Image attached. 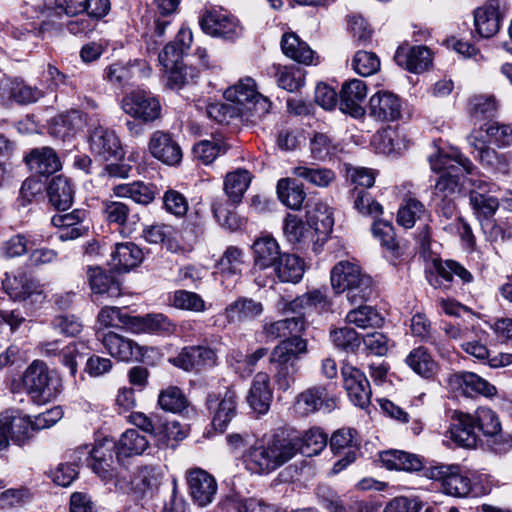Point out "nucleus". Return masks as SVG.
<instances>
[{
    "mask_svg": "<svg viewBox=\"0 0 512 512\" xmlns=\"http://www.w3.org/2000/svg\"><path fill=\"white\" fill-rule=\"evenodd\" d=\"M304 316L266 321L263 332L267 338L285 337L271 351L269 362L275 367L274 380L279 390H288L296 381L299 360L308 354V341L298 334L306 329Z\"/></svg>",
    "mask_w": 512,
    "mask_h": 512,
    "instance_id": "1",
    "label": "nucleus"
},
{
    "mask_svg": "<svg viewBox=\"0 0 512 512\" xmlns=\"http://www.w3.org/2000/svg\"><path fill=\"white\" fill-rule=\"evenodd\" d=\"M297 442L288 436L274 434L257 440L243 454L247 470L255 474H268L297 455Z\"/></svg>",
    "mask_w": 512,
    "mask_h": 512,
    "instance_id": "2",
    "label": "nucleus"
},
{
    "mask_svg": "<svg viewBox=\"0 0 512 512\" xmlns=\"http://www.w3.org/2000/svg\"><path fill=\"white\" fill-rule=\"evenodd\" d=\"M429 162L433 171L441 173L434 188L435 199L441 201L456 194L464 174H472L475 169L473 163L457 150L450 154L438 152L429 156Z\"/></svg>",
    "mask_w": 512,
    "mask_h": 512,
    "instance_id": "3",
    "label": "nucleus"
},
{
    "mask_svg": "<svg viewBox=\"0 0 512 512\" xmlns=\"http://www.w3.org/2000/svg\"><path fill=\"white\" fill-rule=\"evenodd\" d=\"M331 286L335 293H346L349 302L367 300L373 291L372 278L351 261H339L330 272Z\"/></svg>",
    "mask_w": 512,
    "mask_h": 512,
    "instance_id": "4",
    "label": "nucleus"
},
{
    "mask_svg": "<svg viewBox=\"0 0 512 512\" xmlns=\"http://www.w3.org/2000/svg\"><path fill=\"white\" fill-rule=\"evenodd\" d=\"M23 384L32 398L38 402L53 400L62 389L61 379L42 361H34L23 375Z\"/></svg>",
    "mask_w": 512,
    "mask_h": 512,
    "instance_id": "5",
    "label": "nucleus"
},
{
    "mask_svg": "<svg viewBox=\"0 0 512 512\" xmlns=\"http://www.w3.org/2000/svg\"><path fill=\"white\" fill-rule=\"evenodd\" d=\"M256 94L255 81L250 77L241 79L237 84L227 88L224 92L225 99L235 104V107L225 104H213L209 106L207 114L217 122H224L228 114L230 116L234 114L239 115V109L245 108Z\"/></svg>",
    "mask_w": 512,
    "mask_h": 512,
    "instance_id": "6",
    "label": "nucleus"
},
{
    "mask_svg": "<svg viewBox=\"0 0 512 512\" xmlns=\"http://www.w3.org/2000/svg\"><path fill=\"white\" fill-rule=\"evenodd\" d=\"M120 107L125 114L142 123L154 122L161 115L159 99L151 92L140 89L125 94Z\"/></svg>",
    "mask_w": 512,
    "mask_h": 512,
    "instance_id": "7",
    "label": "nucleus"
},
{
    "mask_svg": "<svg viewBox=\"0 0 512 512\" xmlns=\"http://www.w3.org/2000/svg\"><path fill=\"white\" fill-rule=\"evenodd\" d=\"M207 407L212 414L213 428L223 433L237 415V393L232 387H226L218 395L211 393L207 397Z\"/></svg>",
    "mask_w": 512,
    "mask_h": 512,
    "instance_id": "8",
    "label": "nucleus"
},
{
    "mask_svg": "<svg viewBox=\"0 0 512 512\" xmlns=\"http://www.w3.org/2000/svg\"><path fill=\"white\" fill-rule=\"evenodd\" d=\"M129 421L144 432L159 437V441L163 443L170 439L178 441L186 437V432L182 430L178 422L162 421L155 414L147 416L141 412H133L129 416Z\"/></svg>",
    "mask_w": 512,
    "mask_h": 512,
    "instance_id": "9",
    "label": "nucleus"
},
{
    "mask_svg": "<svg viewBox=\"0 0 512 512\" xmlns=\"http://www.w3.org/2000/svg\"><path fill=\"white\" fill-rule=\"evenodd\" d=\"M472 416L476 430L484 436L492 438V448L497 453H505L512 447L511 436L501 434V423L497 414L488 407H479Z\"/></svg>",
    "mask_w": 512,
    "mask_h": 512,
    "instance_id": "10",
    "label": "nucleus"
},
{
    "mask_svg": "<svg viewBox=\"0 0 512 512\" xmlns=\"http://www.w3.org/2000/svg\"><path fill=\"white\" fill-rule=\"evenodd\" d=\"M469 144L477 151L475 157L484 169L495 175L508 176L511 171L510 158L507 154L499 153L487 145L482 139L481 132H473L468 137Z\"/></svg>",
    "mask_w": 512,
    "mask_h": 512,
    "instance_id": "11",
    "label": "nucleus"
},
{
    "mask_svg": "<svg viewBox=\"0 0 512 512\" xmlns=\"http://www.w3.org/2000/svg\"><path fill=\"white\" fill-rule=\"evenodd\" d=\"M508 9L506 0H489L474 12V25L481 37L490 38L500 29L501 21Z\"/></svg>",
    "mask_w": 512,
    "mask_h": 512,
    "instance_id": "12",
    "label": "nucleus"
},
{
    "mask_svg": "<svg viewBox=\"0 0 512 512\" xmlns=\"http://www.w3.org/2000/svg\"><path fill=\"white\" fill-rule=\"evenodd\" d=\"M341 375L350 401L362 409L367 408L371 401L372 392L366 375L349 364L342 366Z\"/></svg>",
    "mask_w": 512,
    "mask_h": 512,
    "instance_id": "13",
    "label": "nucleus"
},
{
    "mask_svg": "<svg viewBox=\"0 0 512 512\" xmlns=\"http://www.w3.org/2000/svg\"><path fill=\"white\" fill-rule=\"evenodd\" d=\"M202 30L214 37L233 39L241 32L238 20L222 9H211L200 19Z\"/></svg>",
    "mask_w": 512,
    "mask_h": 512,
    "instance_id": "14",
    "label": "nucleus"
},
{
    "mask_svg": "<svg viewBox=\"0 0 512 512\" xmlns=\"http://www.w3.org/2000/svg\"><path fill=\"white\" fill-rule=\"evenodd\" d=\"M89 149L100 160L108 161L123 156L120 140L113 130L97 126L89 135Z\"/></svg>",
    "mask_w": 512,
    "mask_h": 512,
    "instance_id": "15",
    "label": "nucleus"
},
{
    "mask_svg": "<svg viewBox=\"0 0 512 512\" xmlns=\"http://www.w3.org/2000/svg\"><path fill=\"white\" fill-rule=\"evenodd\" d=\"M2 286L13 300L26 301L30 299L32 302H41L44 299L41 285L24 273L18 275L6 273L2 280Z\"/></svg>",
    "mask_w": 512,
    "mask_h": 512,
    "instance_id": "16",
    "label": "nucleus"
},
{
    "mask_svg": "<svg viewBox=\"0 0 512 512\" xmlns=\"http://www.w3.org/2000/svg\"><path fill=\"white\" fill-rule=\"evenodd\" d=\"M470 204L479 221L493 217L499 207L498 198L492 195L497 186L485 180H474Z\"/></svg>",
    "mask_w": 512,
    "mask_h": 512,
    "instance_id": "17",
    "label": "nucleus"
},
{
    "mask_svg": "<svg viewBox=\"0 0 512 512\" xmlns=\"http://www.w3.org/2000/svg\"><path fill=\"white\" fill-rule=\"evenodd\" d=\"M217 352L208 346H188L169 361L176 367L185 371L199 370L204 367H213L217 364Z\"/></svg>",
    "mask_w": 512,
    "mask_h": 512,
    "instance_id": "18",
    "label": "nucleus"
},
{
    "mask_svg": "<svg viewBox=\"0 0 512 512\" xmlns=\"http://www.w3.org/2000/svg\"><path fill=\"white\" fill-rule=\"evenodd\" d=\"M402 101L389 91H378L369 100V115L377 121L393 122L401 117Z\"/></svg>",
    "mask_w": 512,
    "mask_h": 512,
    "instance_id": "19",
    "label": "nucleus"
},
{
    "mask_svg": "<svg viewBox=\"0 0 512 512\" xmlns=\"http://www.w3.org/2000/svg\"><path fill=\"white\" fill-rule=\"evenodd\" d=\"M367 93L368 88L362 80L351 79L344 82L340 91V110L355 118L362 117L365 114L362 104Z\"/></svg>",
    "mask_w": 512,
    "mask_h": 512,
    "instance_id": "20",
    "label": "nucleus"
},
{
    "mask_svg": "<svg viewBox=\"0 0 512 512\" xmlns=\"http://www.w3.org/2000/svg\"><path fill=\"white\" fill-rule=\"evenodd\" d=\"M187 483L193 501L200 507L213 502L217 493L215 478L202 469H194L187 476Z\"/></svg>",
    "mask_w": 512,
    "mask_h": 512,
    "instance_id": "21",
    "label": "nucleus"
},
{
    "mask_svg": "<svg viewBox=\"0 0 512 512\" xmlns=\"http://www.w3.org/2000/svg\"><path fill=\"white\" fill-rule=\"evenodd\" d=\"M283 234L286 240L297 249L308 248L322 238L313 227L303 222V220L294 214H288L283 224Z\"/></svg>",
    "mask_w": 512,
    "mask_h": 512,
    "instance_id": "22",
    "label": "nucleus"
},
{
    "mask_svg": "<svg viewBox=\"0 0 512 512\" xmlns=\"http://www.w3.org/2000/svg\"><path fill=\"white\" fill-rule=\"evenodd\" d=\"M330 448L335 454L344 455L333 465V472L339 473L356 459L358 443L355 431L345 428L335 431L330 439Z\"/></svg>",
    "mask_w": 512,
    "mask_h": 512,
    "instance_id": "23",
    "label": "nucleus"
},
{
    "mask_svg": "<svg viewBox=\"0 0 512 512\" xmlns=\"http://www.w3.org/2000/svg\"><path fill=\"white\" fill-rule=\"evenodd\" d=\"M148 148L154 158L166 165H177L182 159L179 144L168 133L162 131L151 134Z\"/></svg>",
    "mask_w": 512,
    "mask_h": 512,
    "instance_id": "24",
    "label": "nucleus"
},
{
    "mask_svg": "<svg viewBox=\"0 0 512 512\" xmlns=\"http://www.w3.org/2000/svg\"><path fill=\"white\" fill-rule=\"evenodd\" d=\"M85 218L86 211L75 209L70 213L54 215L51 222L59 229L58 238L61 241H69L88 233L89 228L84 224Z\"/></svg>",
    "mask_w": 512,
    "mask_h": 512,
    "instance_id": "25",
    "label": "nucleus"
},
{
    "mask_svg": "<svg viewBox=\"0 0 512 512\" xmlns=\"http://www.w3.org/2000/svg\"><path fill=\"white\" fill-rule=\"evenodd\" d=\"M246 399L254 412L260 415L268 412L273 399V391L270 376L266 372H258L254 376Z\"/></svg>",
    "mask_w": 512,
    "mask_h": 512,
    "instance_id": "26",
    "label": "nucleus"
},
{
    "mask_svg": "<svg viewBox=\"0 0 512 512\" xmlns=\"http://www.w3.org/2000/svg\"><path fill=\"white\" fill-rule=\"evenodd\" d=\"M449 429L450 438L458 445L466 448L474 447L478 434L475 419L472 414L454 411L451 416Z\"/></svg>",
    "mask_w": 512,
    "mask_h": 512,
    "instance_id": "27",
    "label": "nucleus"
},
{
    "mask_svg": "<svg viewBox=\"0 0 512 512\" xmlns=\"http://www.w3.org/2000/svg\"><path fill=\"white\" fill-rule=\"evenodd\" d=\"M335 406V399L330 396L323 386H314L301 392L296 399V410L302 415L313 413L320 409L330 411Z\"/></svg>",
    "mask_w": 512,
    "mask_h": 512,
    "instance_id": "28",
    "label": "nucleus"
},
{
    "mask_svg": "<svg viewBox=\"0 0 512 512\" xmlns=\"http://www.w3.org/2000/svg\"><path fill=\"white\" fill-rule=\"evenodd\" d=\"M263 311L261 302L241 296L225 307L222 316L227 324H241L260 316Z\"/></svg>",
    "mask_w": 512,
    "mask_h": 512,
    "instance_id": "29",
    "label": "nucleus"
},
{
    "mask_svg": "<svg viewBox=\"0 0 512 512\" xmlns=\"http://www.w3.org/2000/svg\"><path fill=\"white\" fill-rule=\"evenodd\" d=\"M40 349L43 354L47 356L58 355L59 361L66 367H68L71 376H75L77 373L78 359H82L84 356V344L83 343H70L64 348H60V341H46L40 344Z\"/></svg>",
    "mask_w": 512,
    "mask_h": 512,
    "instance_id": "30",
    "label": "nucleus"
},
{
    "mask_svg": "<svg viewBox=\"0 0 512 512\" xmlns=\"http://www.w3.org/2000/svg\"><path fill=\"white\" fill-rule=\"evenodd\" d=\"M102 343L112 357L121 361H137L143 356L140 345L114 332L106 333Z\"/></svg>",
    "mask_w": 512,
    "mask_h": 512,
    "instance_id": "31",
    "label": "nucleus"
},
{
    "mask_svg": "<svg viewBox=\"0 0 512 512\" xmlns=\"http://www.w3.org/2000/svg\"><path fill=\"white\" fill-rule=\"evenodd\" d=\"M87 277L90 288L97 297L113 299L122 294L120 283L100 267H89Z\"/></svg>",
    "mask_w": 512,
    "mask_h": 512,
    "instance_id": "32",
    "label": "nucleus"
},
{
    "mask_svg": "<svg viewBox=\"0 0 512 512\" xmlns=\"http://www.w3.org/2000/svg\"><path fill=\"white\" fill-rule=\"evenodd\" d=\"M88 125V116L80 110H70L55 117L50 127V133L65 140Z\"/></svg>",
    "mask_w": 512,
    "mask_h": 512,
    "instance_id": "33",
    "label": "nucleus"
},
{
    "mask_svg": "<svg viewBox=\"0 0 512 512\" xmlns=\"http://www.w3.org/2000/svg\"><path fill=\"white\" fill-rule=\"evenodd\" d=\"M306 220L322 239L332 231L334 225L331 208L320 200H309L306 205Z\"/></svg>",
    "mask_w": 512,
    "mask_h": 512,
    "instance_id": "34",
    "label": "nucleus"
},
{
    "mask_svg": "<svg viewBox=\"0 0 512 512\" xmlns=\"http://www.w3.org/2000/svg\"><path fill=\"white\" fill-rule=\"evenodd\" d=\"M255 267L273 268L281 253L277 240L269 234L259 236L252 245Z\"/></svg>",
    "mask_w": 512,
    "mask_h": 512,
    "instance_id": "35",
    "label": "nucleus"
},
{
    "mask_svg": "<svg viewBox=\"0 0 512 512\" xmlns=\"http://www.w3.org/2000/svg\"><path fill=\"white\" fill-rule=\"evenodd\" d=\"M395 60L407 70L420 73L431 65L432 56L430 49L426 46L399 47L395 54Z\"/></svg>",
    "mask_w": 512,
    "mask_h": 512,
    "instance_id": "36",
    "label": "nucleus"
},
{
    "mask_svg": "<svg viewBox=\"0 0 512 512\" xmlns=\"http://www.w3.org/2000/svg\"><path fill=\"white\" fill-rule=\"evenodd\" d=\"M442 486L446 494L455 497H467L471 490V480L463 474L460 466L449 465L440 471Z\"/></svg>",
    "mask_w": 512,
    "mask_h": 512,
    "instance_id": "37",
    "label": "nucleus"
},
{
    "mask_svg": "<svg viewBox=\"0 0 512 512\" xmlns=\"http://www.w3.org/2000/svg\"><path fill=\"white\" fill-rule=\"evenodd\" d=\"M102 204L104 218L109 224L118 225L121 233L132 232L138 217L131 215L130 208L126 203L106 200Z\"/></svg>",
    "mask_w": 512,
    "mask_h": 512,
    "instance_id": "38",
    "label": "nucleus"
},
{
    "mask_svg": "<svg viewBox=\"0 0 512 512\" xmlns=\"http://www.w3.org/2000/svg\"><path fill=\"white\" fill-rule=\"evenodd\" d=\"M174 331L175 325L167 316L161 313L133 316V320L130 322V332L132 333L169 335L174 333Z\"/></svg>",
    "mask_w": 512,
    "mask_h": 512,
    "instance_id": "39",
    "label": "nucleus"
},
{
    "mask_svg": "<svg viewBox=\"0 0 512 512\" xmlns=\"http://www.w3.org/2000/svg\"><path fill=\"white\" fill-rule=\"evenodd\" d=\"M0 96L20 104H29L40 99L43 93L38 88L26 85L21 81L4 79L0 82Z\"/></svg>",
    "mask_w": 512,
    "mask_h": 512,
    "instance_id": "40",
    "label": "nucleus"
},
{
    "mask_svg": "<svg viewBox=\"0 0 512 512\" xmlns=\"http://www.w3.org/2000/svg\"><path fill=\"white\" fill-rule=\"evenodd\" d=\"M328 305L327 296L321 290L315 289L296 297L290 302H283V306L279 309L282 312H292L299 314L298 316H303L308 311L325 309Z\"/></svg>",
    "mask_w": 512,
    "mask_h": 512,
    "instance_id": "41",
    "label": "nucleus"
},
{
    "mask_svg": "<svg viewBox=\"0 0 512 512\" xmlns=\"http://www.w3.org/2000/svg\"><path fill=\"white\" fill-rule=\"evenodd\" d=\"M25 161L30 170L42 175L52 174L61 167L58 156L50 147H41L31 150L25 157Z\"/></svg>",
    "mask_w": 512,
    "mask_h": 512,
    "instance_id": "42",
    "label": "nucleus"
},
{
    "mask_svg": "<svg viewBox=\"0 0 512 512\" xmlns=\"http://www.w3.org/2000/svg\"><path fill=\"white\" fill-rule=\"evenodd\" d=\"M142 260V250L132 242L117 243L111 254L112 266L122 272L138 266Z\"/></svg>",
    "mask_w": 512,
    "mask_h": 512,
    "instance_id": "43",
    "label": "nucleus"
},
{
    "mask_svg": "<svg viewBox=\"0 0 512 512\" xmlns=\"http://www.w3.org/2000/svg\"><path fill=\"white\" fill-rule=\"evenodd\" d=\"M405 363L413 372L426 379L434 377L439 369L438 363L423 346L412 349Z\"/></svg>",
    "mask_w": 512,
    "mask_h": 512,
    "instance_id": "44",
    "label": "nucleus"
},
{
    "mask_svg": "<svg viewBox=\"0 0 512 512\" xmlns=\"http://www.w3.org/2000/svg\"><path fill=\"white\" fill-rule=\"evenodd\" d=\"M382 464L389 470L420 471L422 459L416 455L400 450L384 451L380 454Z\"/></svg>",
    "mask_w": 512,
    "mask_h": 512,
    "instance_id": "45",
    "label": "nucleus"
},
{
    "mask_svg": "<svg viewBox=\"0 0 512 512\" xmlns=\"http://www.w3.org/2000/svg\"><path fill=\"white\" fill-rule=\"evenodd\" d=\"M273 270L281 282L298 283L304 274V262L294 254L282 253Z\"/></svg>",
    "mask_w": 512,
    "mask_h": 512,
    "instance_id": "46",
    "label": "nucleus"
},
{
    "mask_svg": "<svg viewBox=\"0 0 512 512\" xmlns=\"http://www.w3.org/2000/svg\"><path fill=\"white\" fill-rule=\"evenodd\" d=\"M50 203L58 210L65 211L73 203L74 190L70 180L62 175L54 177L48 186Z\"/></svg>",
    "mask_w": 512,
    "mask_h": 512,
    "instance_id": "47",
    "label": "nucleus"
},
{
    "mask_svg": "<svg viewBox=\"0 0 512 512\" xmlns=\"http://www.w3.org/2000/svg\"><path fill=\"white\" fill-rule=\"evenodd\" d=\"M289 438L297 442V454L302 453L308 457L318 455L328 443L327 434L318 427L305 431L301 437L289 436Z\"/></svg>",
    "mask_w": 512,
    "mask_h": 512,
    "instance_id": "48",
    "label": "nucleus"
},
{
    "mask_svg": "<svg viewBox=\"0 0 512 512\" xmlns=\"http://www.w3.org/2000/svg\"><path fill=\"white\" fill-rule=\"evenodd\" d=\"M252 180L251 173L246 169H236L226 174L224 179V191L232 203L241 202L244 193Z\"/></svg>",
    "mask_w": 512,
    "mask_h": 512,
    "instance_id": "49",
    "label": "nucleus"
},
{
    "mask_svg": "<svg viewBox=\"0 0 512 512\" xmlns=\"http://www.w3.org/2000/svg\"><path fill=\"white\" fill-rule=\"evenodd\" d=\"M112 191L117 197L130 198L141 205H148L155 198L154 188L141 181L115 185Z\"/></svg>",
    "mask_w": 512,
    "mask_h": 512,
    "instance_id": "50",
    "label": "nucleus"
},
{
    "mask_svg": "<svg viewBox=\"0 0 512 512\" xmlns=\"http://www.w3.org/2000/svg\"><path fill=\"white\" fill-rule=\"evenodd\" d=\"M281 49L287 57L299 63L310 64L312 62L313 51L293 32L285 33L282 36Z\"/></svg>",
    "mask_w": 512,
    "mask_h": 512,
    "instance_id": "51",
    "label": "nucleus"
},
{
    "mask_svg": "<svg viewBox=\"0 0 512 512\" xmlns=\"http://www.w3.org/2000/svg\"><path fill=\"white\" fill-rule=\"evenodd\" d=\"M455 381L467 396L472 397L476 394L492 396L496 393V388L493 385L472 372H463L455 375Z\"/></svg>",
    "mask_w": 512,
    "mask_h": 512,
    "instance_id": "52",
    "label": "nucleus"
},
{
    "mask_svg": "<svg viewBox=\"0 0 512 512\" xmlns=\"http://www.w3.org/2000/svg\"><path fill=\"white\" fill-rule=\"evenodd\" d=\"M277 195L285 206L293 210L300 209L306 197L303 187L291 178H282L278 181Z\"/></svg>",
    "mask_w": 512,
    "mask_h": 512,
    "instance_id": "53",
    "label": "nucleus"
},
{
    "mask_svg": "<svg viewBox=\"0 0 512 512\" xmlns=\"http://www.w3.org/2000/svg\"><path fill=\"white\" fill-rule=\"evenodd\" d=\"M221 506L227 512H275L272 506L266 505L262 500L243 499L236 493L225 496L221 501Z\"/></svg>",
    "mask_w": 512,
    "mask_h": 512,
    "instance_id": "54",
    "label": "nucleus"
},
{
    "mask_svg": "<svg viewBox=\"0 0 512 512\" xmlns=\"http://www.w3.org/2000/svg\"><path fill=\"white\" fill-rule=\"evenodd\" d=\"M229 146L222 136H212L202 140L193 147L194 157L205 165L211 164L219 155L226 153Z\"/></svg>",
    "mask_w": 512,
    "mask_h": 512,
    "instance_id": "55",
    "label": "nucleus"
},
{
    "mask_svg": "<svg viewBox=\"0 0 512 512\" xmlns=\"http://www.w3.org/2000/svg\"><path fill=\"white\" fill-rule=\"evenodd\" d=\"M148 440L135 429L126 430L116 443L118 457L141 455L148 447Z\"/></svg>",
    "mask_w": 512,
    "mask_h": 512,
    "instance_id": "56",
    "label": "nucleus"
},
{
    "mask_svg": "<svg viewBox=\"0 0 512 512\" xmlns=\"http://www.w3.org/2000/svg\"><path fill=\"white\" fill-rule=\"evenodd\" d=\"M174 229L166 224H153L143 230L144 239L152 244H163L170 252L181 250L180 244L174 239Z\"/></svg>",
    "mask_w": 512,
    "mask_h": 512,
    "instance_id": "57",
    "label": "nucleus"
},
{
    "mask_svg": "<svg viewBox=\"0 0 512 512\" xmlns=\"http://www.w3.org/2000/svg\"><path fill=\"white\" fill-rule=\"evenodd\" d=\"M162 473L157 466H141L135 472L131 485L140 494L155 490L161 481Z\"/></svg>",
    "mask_w": 512,
    "mask_h": 512,
    "instance_id": "58",
    "label": "nucleus"
},
{
    "mask_svg": "<svg viewBox=\"0 0 512 512\" xmlns=\"http://www.w3.org/2000/svg\"><path fill=\"white\" fill-rule=\"evenodd\" d=\"M292 174L321 188L328 187L336 178L334 171L331 169L324 167H311L307 165L294 167Z\"/></svg>",
    "mask_w": 512,
    "mask_h": 512,
    "instance_id": "59",
    "label": "nucleus"
},
{
    "mask_svg": "<svg viewBox=\"0 0 512 512\" xmlns=\"http://www.w3.org/2000/svg\"><path fill=\"white\" fill-rule=\"evenodd\" d=\"M345 320L348 324H354L362 329L377 328L383 324L381 314L374 307L368 305L359 306L349 311Z\"/></svg>",
    "mask_w": 512,
    "mask_h": 512,
    "instance_id": "60",
    "label": "nucleus"
},
{
    "mask_svg": "<svg viewBox=\"0 0 512 512\" xmlns=\"http://www.w3.org/2000/svg\"><path fill=\"white\" fill-rule=\"evenodd\" d=\"M318 496L322 506L329 512H370L369 506L364 502H353L348 507L337 494L326 488H319Z\"/></svg>",
    "mask_w": 512,
    "mask_h": 512,
    "instance_id": "61",
    "label": "nucleus"
},
{
    "mask_svg": "<svg viewBox=\"0 0 512 512\" xmlns=\"http://www.w3.org/2000/svg\"><path fill=\"white\" fill-rule=\"evenodd\" d=\"M497 110L498 102L493 95H474L469 99L468 113L473 120L493 117Z\"/></svg>",
    "mask_w": 512,
    "mask_h": 512,
    "instance_id": "62",
    "label": "nucleus"
},
{
    "mask_svg": "<svg viewBox=\"0 0 512 512\" xmlns=\"http://www.w3.org/2000/svg\"><path fill=\"white\" fill-rule=\"evenodd\" d=\"M245 264V253L237 246H229L218 261V268L223 275L241 274Z\"/></svg>",
    "mask_w": 512,
    "mask_h": 512,
    "instance_id": "63",
    "label": "nucleus"
},
{
    "mask_svg": "<svg viewBox=\"0 0 512 512\" xmlns=\"http://www.w3.org/2000/svg\"><path fill=\"white\" fill-rule=\"evenodd\" d=\"M426 214L425 206L415 198L404 199L397 213V223L406 229L412 228Z\"/></svg>",
    "mask_w": 512,
    "mask_h": 512,
    "instance_id": "64",
    "label": "nucleus"
}]
</instances>
